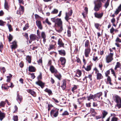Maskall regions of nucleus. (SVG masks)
Listing matches in <instances>:
<instances>
[{
    "mask_svg": "<svg viewBox=\"0 0 121 121\" xmlns=\"http://www.w3.org/2000/svg\"><path fill=\"white\" fill-rule=\"evenodd\" d=\"M59 110L58 109L55 108H54L51 111V116L55 117H57L58 115Z\"/></svg>",
    "mask_w": 121,
    "mask_h": 121,
    "instance_id": "nucleus-1",
    "label": "nucleus"
},
{
    "mask_svg": "<svg viewBox=\"0 0 121 121\" xmlns=\"http://www.w3.org/2000/svg\"><path fill=\"white\" fill-rule=\"evenodd\" d=\"M95 6L94 10L96 11H99L102 6V3L101 1L94 2Z\"/></svg>",
    "mask_w": 121,
    "mask_h": 121,
    "instance_id": "nucleus-2",
    "label": "nucleus"
},
{
    "mask_svg": "<svg viewBox=\"0 0 121 121\" xmlns=\"http://www.w3.org/2000/svg\"><path fill=\"white\" fill-rule=\"evenodd\" d=\"M93 70L95 71L97 80H99L103 78V76L102 74L99 73V71L96 67L94 68Z\"/></svg>",
    "mask_w": 121,
    "mask_h": 121,
    "instance_id": "nucleus-3",
    "label": "nucleus"
},
{
    "mask_svg": "<svg viewBox=\"0 0 121 121\" xmlns=\"http://www.w3.org/2000/svg\"><path fill=\"white\" fill-rule=\"evenodd\" d=\"M113 53L110 52L108 55L106 56V60L107 63H109L113 60Z\"/></svg>",
    "mask_w": 121,
    "mask_h": 121,
    "instance_id": "nucleus-4",
    "label": "nucleus"
},
{
    "mask_svg": "<svg viewBox=\"0 0 121 121\" xmlns=\"http://www.w3.org/2000/svg\"><path fill=\"white\" fill-rule=\"evenodd\" d=\"M73 13V11L72 9L70 10L68 12V13H65V20L68 22L69 23L70 22L69 20L71 19V18L69 17V16H71Z\"/></svg>",
    "mask_w": 121,
    "mask_h": 121,
    "instance_id": "nucleus-5",
    "label": "nucleus"
},
{
    "mask_svg": "<svg viewBox=\"0 0 121 121\" xmlns=\"http://www.w3.org/2000/svg\"><path fill=\"white\" fill-rule=\"evenodd\" d=\"M115 41L116 43L115 44V45L119 48H121V44H119L120 43H121V39L117 37L115 39Z\"/></svg>",
    "mask_w": 121,
    "mask_h": 121,
    "instance_id": "nucleus-6",
    "label": "nucleus"
},
{
    "mask_svg": "<svg viewBox=\"0 0 121 121\" xmlns=\"http://www.w3.org/2000/svg\"><path fill=\"white\" fill-rule=\"evenodd\" d=\"M57 43L59 45L58 47H64L65 43L61 38H59L58 39Z\"/></svg>",
    "mask_w": 121,
    "mask_h": 121,
    "instance_id": "nucleus-7",
    "label": "nucleus"
},
{
    "mask_svg": "<svg viewBox=\"0 0 121 121\" xmlns=\"http://www.w3.org/2000/svg\"><path fill=\"white\" fill-rule=\"evenodd\" d=\"M84 51V54L86 57H87L89 56L91 51L90 48H85Z\"/></svg>",
    "mask_w": 121,
    "mask_h": 121,
    "instance_id": "nucleus-8",
    "label": "nucleus"
},
{
    "mask_svg": "<svg viewBox=\"0 0 121 121\" xmlns=\"http://www.w3.org/2000/svg\"><path fill=\"white\" fill-rule=\"evenodd\" d=\"M83 42L85 48H90V43H91V41L90 42L88 40L85 39L83 40Z\"/></svg>",
    "mask_w": 121,
    "mask_h": 121,
    "instance_id": "nucleus-9",
    "label": "nucleus"
},
{
    "mask_svg": "<svg viewBox=\"0 0 121 121\" xmlns=\"http://www.w3.org/2000/svg\"><path fill=\"white\" fill-rule=\"evenodd\" d=\"M104 14V12H103L100 13L96 12L94 13V15L95 17L98 19H100L103 16Z\"/></svg>",
    "mask_w": 121,
    "mask_h": 121,
    "instance_id": "nucleus-10",
    "label": "nucleus"
},
{
    "mask_svg": "<svg viewBox=\"0 0 121 121\" xmlns=\"http://www.w3.org/2000/svg\"><path fill=\"white\" fill-rule=\"evenodd\" d=\"M22 99L23 97L21 95H20L18 91H17V93L16 100L19 103H20L22 102Z\"/></svg>",
    "mask_w": 121,
    "mask_h": 121,
    "instance_id": "nucleus-11",
    "label": "nucleus"
},
{
    "mask_svg": "<svg viewBox=\"0 0 121 121\" xmlns=\"http://www.w3.org/2000/svg\"><path fill=\"white\" fill-rule=\"evenodd\" d=\"M11 44L12 45L10 46L11 48L12 49H16L17 46V42L15 40Z\"/></svg>",
    "mask_w": 121,
    "mask_h": 121,
    "instance_id": "nucleus-12",
    "label": "nucleus"
},
{
    "mask_svg": "<svg viewBox=\"0 0 121 121\" xmlns=\"http://www.w3.org/2000/svg\"><path fill=\"white\" fill-rule=\"evenodd\" d=\"M37 26L40 30H42L43 28L41 22L40 20H36V22Z\"/></svg>",
    "mask_w": 121,
    "mask_h": 121,
    "instance_id": "nucleus-13",
    "label": "nucleus"
},
{
    "mask_svg": "<svg viewBox=\"0 0 121 121\" xmlns=\"http://www.w3.org/2000/svg\"><path fill=\"white\" fill-rule=\"evenodd\" d=\"M36 84L40 86L42 89L44 87L45 83L43 82L41 80L38 81L36 82Z\"/></svg>",
    "mask_w": 121,
    "mask_h": 121,
    "instance_id": "nucleus-14",
    "label": "nucleus"
},
{
    "mask_svg": "<svg viewBox=\"0 0 121 121\" xmlns=\"http://www.w3.org/2000/svg\"><path fill=\"white\" fill-rule=\"evenodd\" d=\"M115 101L117 103L121 104V98L118 95L114 96Z\"/></svg>",
    "mask_w": 121,
    "mask_h": 121,
    "instance_id": "nucleus-15",
    "label": "nucleus"
},
{
    "mask_svg": "<svg viewBox=\"0 0 121 121\" xmlns=\"http://www.w3.org/2000/svg\"><path fill=\"white\" fill-rule=\"evenodd\" d=\"M59 60L61 63V65L63 66V67H64L66 62L65 58L64 57H61L60 58Z\"/></svg>",
    "mask_w": 121,
    "mask_h": 121,
    "instance_id": "nucleus-16",
    "label": "nucleus"
},
{
    "mask_svg": "<svg viewBox=\"0 0 121 121\" xmlns=\"http://www.w3.org/2000/svg\"><path fill=\"white\" fill-rule=\"evenodd\" d=\"M27 92L30 94L32 95L34 97H35L36 95V92L33 90L30 89H28L27 90Z\"/></svg>",
    "mask_w": 121,
    "mask_h": 121,
    "instance_id": "nucleus-17",
    "label": "nucleus"
},
{
    "mask_svg": "<svg viewBox=\"0 0 121 121\" xmlns=\"http://www.w3.org/2000/svg\"><path fill=\"white\" fill-rule=\"evenodd\" d=\"M55 24L57 25L58 26H62V22L60 18H57V21L55 23Z\"/></svg>",
    "mask_w": 121,
    "mask_h": 121,
    "instance_id": "nucleus-18",
    "label": "nucleus"
},
{
    "mask_svg": "<svg viewBox=\"0 0 121 121\" xmlns=\"http://www.w3.org/2000/svg\"><path fill=\"white\" fill-rule=\"evenodd\" d=\"M62 84L61 86V87L63 90H65L66 88V81L65 80H63L62 81Z\"/></svg>",
    "mask_w": 121,
    "mask_h": 121,
    "instance_id": "nucleus-19",
    "label": "nucleus"
},
{
    "mask_svg": "<svg viewBox=\"0 0 121 121\" xmlns=\"http://www.w3.org/2000/svg\"><path fill=\"white\" fill-rule=\"evenodd\" d=\"M59 54L62 56H65L66 55L65 51L64 49H61L58 51Z\"/></svg>",
    "mask_w": 121,
    "mask_h": 121,
    "instance_id": "nucleus-20",
    "label": "nucleus"
},
{
    "mask_svg": "<svg viewBox=\"0 0 121 121\" xmlns=\"http://www.w3.org/2000/svg\"><path fill=\"white\" fill-rule=\"evenodd\" d=\"M82 74L81 71L79 69H78L76 71V73L75 74L74 77H80Z\"/></svg>",
    "mask_w": 121,
    "mask_h": 121,
    "instance_id": "nucleus-21",
    "label": "nucleus"
},
{
    "mask_svg": "<svg viewBox=\"0 0 121 121\" xmlns=\"http://www.w3.org/2000/svg\"><path fill=\"white\" fill-rule=\"evenodd\" d=\"M28 68V71L31 72H35L36 70L35 67L32 66H29Z\"/></svg>",
    "mask_w": 121,
    "mask_h": 121,
    "instance_id": "nucleus-22",
    "label": "nucleus"
},
{
    "mask_svg": "<svg viewBox=\"0 0 121 121\" xmlns=\"http://www.w3.org/2000/svg\"><path fill=\"white\" fill-rule=\"evenodd\" d=\"M50 70L52 73H56L58 72L57 70L55 69L54 66L53 65L51 66Z\"/></svg>",
    "mask_w": 121,
    "mask_h": 121,
    "instance_id": "nucleus-23",
    "label": "nucleus"
},
{
    "mask_svg": "<svg viewBox=\"0 0 121 121\" xmlns=\"http://www.w3.org/2000/svg\"><path fill=\"white\" fill-rule=\"evenodd\" d=\"M37 37L36 35L34 34H31L30 36V39L33 41L35 40L36 39Z\"/></svg>",
    "mask_w": 121,
    "mask_h": 121,
    "instance_id": "nucleus-24",
    "label": "nucleus"
},
{
    "mask_svg": "<svg viewBox=\"0 0 121 121\" xmlns=\"http://www.w3.org/2000/svg\"><path fill=\"white\" fill-rule=\"evenodd\" d=\"M102 92H99L98 93L94 95V99L98 98L99 99L100 97L102 96Z\"/></svg>",
    "mask_w": 121,
    "mask_h": 121,
    "instance_id": "nucleus-25",
    "label": "nucleus"
},
{
    "mask_svg": "<svg viewBox=\"0 0 121 121\" xmlns=\"http://www.w3.org/2000/svg\"><path fill=\"white\" fill-rule=\"evenodd\" d=\"M42 38L43 39V41L44 43L46 42V35L44 32L42 31L41 33Z\"/></svg>",
    "mask_w": 121,
    "mask_h": 121,
    "instance_id": "nucleus-26",
    "label": "nucleus"
},
{
    "mask_svg": "<svg viewBox=\"0 0 121 121\" xmlns=\"http://www.w3.org/2000/svg\"><path fill=\"white\" fill-rule=\"evenodd\" d=\"M92 64L91 63L88 65L86 68H85V70L87 71L91 70V69L92 66Z\"/></svg>",
    "mask_w": 121,
    "mask_h": 121,
    "instance_id": "nucleus-27",
    "label": "nucleus"
},
{
    "mask_svg": "<svg viewBox=\"0 0 121 121\" xmlns=\"http://www.w3.org/2000/svg\"><path fill=\"white\" fill-rule=\"evenodd\" d=\"M44 91L48 93V94L49 95H52L53 94L52 91L50 89L47 88L44 90Z\"/></svg>",
    "mask_w": 121,
    "mask_h": 121,
    "instance_id": "nucleus-28",
    "label": "nucleus"
},
{
    "mask_svg": "<svg viewBox=\"0 0 121 121\" xmlns=\"http://www.w3.org/2000/svg\"><path fill=\"white\" fill-rule=\"evenodd\" d=\"M120 67H121V64L119 62H117L116 65L114 68L115 70H117V68H120Z\"/></svg>",
    "mask_w": 121,
    "mask_h": 121,
    "instance_id": "nucleus-29",
    "label": "nucleus"
},
{
    "mask_svg": "<svg viewBox=\"0 0 121 121\" xmlns=\"http://www.w3.org/2000/svg\"><path fill=\"white\" fill-rule=\"evenodd\" d=\"M4 8L8 10H9L10 8V6L8 5V2L5 1L4 4Z\"/></svg>",
    "mask_w": 121,
    "mask_h": 121,
    "instance_id": "nucleus-30",
    "label": "nucleus"
},
{
    "mask_svg": "<svg viewBox=\"0 0 121 121\" xmlns=\"http://www.w3.org/2000/svg\"><path fill=\"white\" fill-rule=\"evenodd\" d=\"M92 59L93 61L95 62H96L98 61L99 59H98V56H95V53L93 54V56Z\"/></svg>",
    "mask_w": 121,
    "mask_h": 121,
    "instance_id": "nucleus-31",
    "label": "nucleus"
},
{
    "mask_svg": "<svg viewBox=\"0 0 121 121\" xmlns=\"http://www.w3.org/2000/svg\"><path fill=\"white\" fill-rule=\"evenodd\" d=\"M9 76H7L6 77L7 78V81L8 82H9L12 78L13 75L11 74H9Z\"/></svg>",
    "mask_w": 121,
    "mask_h": 121,
    "instance_id": "nucleus-32",
    "label": "nucleus"
},
{
    "mask_svg": "<svg viewBox=\"0 0 121 121\" xmlns=\"http://www.w3.org/2000/svg\"><path fill=\"white\" fill-rule=\"evenodd\" d=\"M5 116V114L3 112H2L0 111V121H2L4 118Z\"/></svg>",
    "mask_w": 121,
    "mask_h": 121,
    "instance_id": "nucleus-33",
    "label": "nucleus"
},
{
    "mask_svg": "<svg viewBox=\"0 0 121 121\" xmlns=\"http://www.w3.org/2000/svg\"><path fill=\"white\" fill-rule=\"evenodd\" d=\"M107 82L110 84V85H112V84L111 82L112 80L111 77L110 76L107 77Z\"/></svg>",
    "mask_w": 121,
    "mask_h": 121,
    "instance_id": "nucleus-34",
    "label": "nucleus"
},
{
    "mask_svg": "<svg viewBox=\"0 0 121 121\" xmlns=\"http://www.w3.org/2000/svg\"><path fill=\"white\" fill-rule=\"evenodd\" d=\"M38 48V46H35L34 45H30V49L33 50H35V49L37 48Z\"/></svg>",
    "mask_w": 121,
    "mask_h": 121,
    "instance_id": "nucleus-35",
    "label": "nucleus"
},
{
    "mask_svg": "<svg viewBox=\"0 0 121 121\" xmlns=\"http://www.w3.org/2000/svg\"><path fill=\"white\" fill-rule=\"evenodd\" d=\"M55 48V45L52 44H50L49 45V48H48V51H50L52 49H54Z\"/></svg>",
    "mask_w": 121,
    "mask_h": 121,
    "instance_id": "nucleus-36",
    "label": "nucleus"
},
{
    "mask_svg": "<svg viewBox=\"0 0 121 121\" xmlns=\"http://www.w3.org/2000/svg\"><path fill=\"white\" fill-rule=\"evenodd\" d=\"M31 56H29V55H28L26 56V59L29 63H31Z\"/></svg>",
    "mask_w": 121,
    "mask_h": 121,
    "instance_id": "nucleus-37",
    "label": "nucleus"
},
{
    "mask_svg": "<svg viewBox=\"0 0 121 121\" xmlns=\"http://www.w3.org/2000/svg\"><path fill=\"white\" fill-rule=\"evenodd\" d=\"M103 114V117L102 118L103 119L108 114V112H106L105 110H104L103 111V112L102 113Z\"/></svg>",
    "mask_w": 121,
    "mask_h": 121,
    "instance_id": "nucleus-38",
    "label": "nucleus"
},
{
    "mask_svg": "<svg viewBox=\"0 0 121 121\" xmlns=\"http://www.w3.org/2000/svg\"><path fill=\"white\" fill-rule=\"evenodd\" d=\"M87 98L88 100L89 101L91 99H94V96L93 95L90 94L89 96L87 97Z\"/></svg>",
    "mask_w": 121,
    "mask_h": 121,
    "instance_id": "nucleus-39",
    "label": "nucleus"
},
{
    "mask_svg": "<svg viewBox=\"0 0 121 121\" xmlns=\"http://www.w3.org/2000/svg\"><path fill=\"white\" fill-rule=\"evenodd\" d=\"M59 80H60L61 77V76L60 73L56 74L54 75Z\"/></svg>",
    "mask_w": 121,
    "mask_h": 121,
    "instance_id": "nucleus-40",
    "label": "nucleus"
},
{
    "mask_svg": "<svg viewBox=\"0 0 121 121\" xmlns=\"http://www.w3.org/2000/svg\"><path fill=\"white\" fill-rule=\"evenodd\" d=\"M58 29H57V31L59 33L61 32L63 30L62 26H58Z\"/></svg>",
    "mask_w": 121,
    "mask_h": 121,
    "instance_id": "nucleus-41",
    "label": "nucleus"
},
{
    "mask_svg": "<svg viewBox=\"0 0 121 121\" xmlns=\"http://www.w3.org/2000/svg\"><path fill=\"white\" fill-rule=\"evenodd\" d=\"M58 12V10L57 9H54L52 11L51 13V14H56Z\"/></svg>",
    "mask_w": 121,
    "mask_h": 121,
    "instance_id": "nucleus-42",
    "label": "nucleus"
},
{
    "mask_svg": "<svg viewBox=\"0 0 121 121\" xmlns=\"http://www.w3.org/2000/svg\"><path fill=\"white\" fill-rule=\"evenodd\" d=\"M78 88V86L74 85L72 88L71 91L73 93H74L75 91Z\"/></svg>",
    "mask_w": 121,
    "mask_h": 121,
    "instance_id": "nucleus-43",
    "label": "nucleus"
},
{
    "mask_svg": "<svg viewBox=\"0 0 121 121\" xmlns=\"http://www.w3.org/2000/svg\"><path fill=\"white\" fill-rule=\"evenodd\" d=\"M109 1L108 0H107V2L105 4L104 6L105 8L106 9H107L109 5Z\"/></svg>",
    "mask_w": 121,
    "mask_h": 121,
    "instance_id": "nucleus-44",
    "label": "nucleus"
},
{
    "mask_svg": "<svg viewBox=\"0 0 121 121\" xmlns=\"http://www.w3.org/2000/svg\"><path fill=\"white\" fill-rule=\"evenodd\" d=\"M90 112L91 113H94L96 114H97V113L95 111V109L92 108H90Z\"/></svg>",
    "mask_w": 121,
    "mask_h": 121,
    "instance_id": "nucleus-45",
    "label": "nucleus"
},
{
    "mask_svg": "<svg viewBox=\"0 0 121 121\" xmlns=\"http://www.w3.org/2000/svg\"><path fill=\"white\" fill-rule=\"evenodd\" d=\"M115 29L113 27H112V28L110 30V32L111 34H112V37H113V35L114 34V31Z\"/></svg>",
    "mask_w": 121,
    "mask_h": 121,
    "instance_id": "nucleus-46",
    "label": "nucleus"
},
{
    "mask_svg": "<svg viewBox=\"0 0 121 121\" xmlns=\"http://www.w3.org/2000/svg\"><path fill=\"white\" fill-rule=\"evenodd\" d=\"M110 70L109 69L108 70H107L105 73V76L106 77L109 76V75L110 74Z\"/></svg>",
    "mask_w": 121,
    "mask_h": 121,
    "instance_id": "nucleus-47",
    "label": "nucleus"
},
{
    "mask_svg": "<svg viewBox=\"0 0 121 121\" xmlns=\"http://www.w3.org/2000/svg\"><path fill=\"white\" fill-rule=\"evenodd\" d=\"M118 118L117 117H113L111 119V121H118Z\"/></svg>",
    "mask_w": 121,
    "mask_h": 121,
    "instance_id": "nucleus-48",
    "label": "nucleus"
},
{
    "mask_svg": "<svg viewBox=\"0 0 121 121\" xmlns=\"http://www.w3.org/2000/svg\"><path fill=\"white\" fill-rule=\"evenodd\" d=\"M29 24L28 23H27L26 24L25 26L23 28V30H26L29 27V26H28Z\"/></svg>",
    "mask_w": 121,
    "mask_h": 121,
    "instance_id": "nucleus-49",
    "label": "nucleus"
},
{
    "mask_svg": "<svg viewBox=\"0 0 121 121\" xmlns=\"http://www.w3.org/2000/svg\"><path fill=\"white\" fill-rule=\"evenodd\" d=\"M19 9L22 11V12L24 13V8L23 6L20 5Z\"/></svg>",
    "mask_w": 121,
    "mask_h": 121,
    "instance_id": "nucleus-50",
    "label": "nucleus"
},
{
    "mask_svg": "<svg viewBox=\"0 0 121 121\" xmlns=\"http://www.w3.org/2000/svg\"><path fill=\"white\" fill-rule=\"evenodd\" d=\"M8 39H9V42L11 41L13 39V37L12 36L11 34H9L8 36Z\"/></svg>",
    "mask_w": 121,
    "mask_h": 121,
    "instance_id": "nucleus-51",
    "label": "nucleus"
},
{
    "mask_svg": "<svg viewBox=\"0 0 121 121\" xmlns=\"http://www.w3.org/2000/svg\"><path fill=\"white\" fill-rule=\"evenodd\" d=\"M94 25L95 26L96 29L98 30L100 28H99V27L100 26V25L98 23H95Z\"/></svg>",
    "mask_w": 121,
    "mask_h": 121,
    "instance_id": "nucleus-52",
    "label": "nucleus"
},
{
    "mask_svg": "<svg viewBox=\"0 0 121 121\" xmlns=\"http://www.w3.org/2000/svg\"><path fill=\"white\" fill-rule=\"evenodd\" d=\"M1 88L3 90H6V91H7L8 89H9V88L8 87V86H7V87H5L4 86V85H2L1 86Z\"/></svg>",
    "mask_w": 121,
    "mask_h": 121,
    "instance_id": "nucleus-53",
    "label": "nucleus"
},
{
    "mask_svg": "<svg viewBox=\"0 0 121 121\" xmlns=\"http://www.w3.org/2000/svg\"><path fill=\"white\" fill-rule=\"evenodd\" d=\"M103 66V64L102 62H100L99 64V68L100 70H102Z\"/></svg>",
    "mask_w": 121,
    "mask_h": 121,
    "instance_id": "nucleus-54",
    "label": "nucleus"
},
{
    "mask_svg": "<svg viewBox=\"0 0 121 121\" xmlns=\"http://www.w3.org/2000/svg\"><path fill=\"white\" fill-rule=\"evenodd\" d=\"M13 118L14 121H17L18 120V117L17 115L13 116Z\"/></svg>",
    "mask_w": 121,
    "mask_h": 121,
    "instance_id": "nucleus-55",
    "label": "nucleus"
},
{
    "mask_svg": "<svg viewBox=\"0 0 121 121\" xmlns=\"http://www.w3.org/2000/svg\"><path fill=\"white\" fill-rule=\"evenodd\" d=\"M6 104L5 102L2 101L0 102V107H4Z\"/></svg>",
    "mask_w": 121,
    "mask_h": 121,
    "instance_id": "nucleus-56",
    "label": "nucleus"
},
{
    "mask_svg": "<svg viewBox=\"0 0 121 121\" xmlns=\"http://www.w3.org/2000/svg\"><path fill=\"white\" fill-rule=\"evenodd\" d=\"M37 78L38 81L42 79V74L40 73L39 75L37 77Z\"/></svg>",
    "mask_w": 121,
    "mask_h": 121,
    "instance_id": "nucleus-57",
    "label": "nucleus"
},
{
    "mask_svg": "<svg viewBox=\"0 0 121 121\" xmlns=\"http://www.w3.org/2000/svg\"><path fill=\"white\" fill-rule=\"evenodd\" d=\"M24 13L22 12V11H21L20 10H17V13L18 14H19L20 15H21V14H22Z\"/></svg>",
    "mask_w": 121,
    "mask_h": 121,
    "instance_id": "nucleus-58",
    "label": "nucleus"
},
{
    "mask_svg": "<svg viewBox=\"0 0 121 121\" xmlns=\"http://www.w3.org/2000/svg\"><path fill=\"white\" fill-rule=\"evenodd\" d=\"M6 22L0 20V26H4L6 24Z\"/></svg>",
    "mask_w": 121,
    "mask_h": 121,
    "instance_id": "nucleus-59",
    "label": "nucleus"
},
{
    "mask_svg": "<svg viewBox=\"0 0 121 121\" xmlns=\"http://www.w3.org/2000/svg\"><path fill=\"white\" fill-rule=\"evenodd\" d=\"M8 27L10 32L13 31V29L12 28V26L10 24H9L8 25Z\"/></svg>",
    "mask_w": 121,
    "mask_h": 121,
    "instance_id": "nucleus-60",
    "label": "nucleus"
},
{
    "mask_svg": "<svg viewBox=\"0 0 121 121\" xmlns=\"http://www.w3.org/2000/svg\"><path fill=\"white\" fill-rule=\"evenodd\" d=\"M37 62L39 64H42V58H40L39 60H38L37 61Z\"/></svg>",
    "mask_w": 121,
    "mask_h": 121,
    "instance_id": "nucleus-61",
    "label": "nucleus"
},
{
    "mask_svg": "<svg viewBox=\"0 0 121 121\" xmlns=\"http://www.w3.org/2000/svg\"><path fill=\"white\" fill-rule=\"evenodd\" d=\"M15 110L13 112V113H16L18 112V108L16 105H15L14 107Z\"/></svg>",
    "mask_w": 121,
    "mask_h": 121,
    "instance_id": "nucleus-62",
    "label": "nucleus"
},
{
    "mask_svg": "<svg viewBox=\"0 0 121 121\" xmlns=\"http://www.w3.org/2000/svg\"><path fill=\"white\" fill-rule=\"evenodd\" d=\"M23 36L25 37L27 39V41H28L29 39V37L28 33H25V35H24Z\"/></svg>",
    "mask_w": 121,
    "mask_h": 121,
    "instance_id": "nucleus-63",
    "label": "nucleus"
},
{
    "mask_svg": "<svg viewBox=\"0 0 121 121\" xmlns=\"http://www.w3.org/2000/svg\"><path fill=\"white\" fill-rule=\"evenodd\" d=\"M19 65V66L21 68H23L24 66L23 62V61H21Z\"/></svg>",
    "mask_w": 121,
    "mask_h": 121,
    "instance_id": "nucleus-64",
    "label": "nucleus"
}]
</instances>
